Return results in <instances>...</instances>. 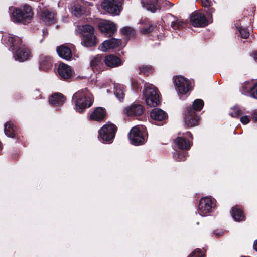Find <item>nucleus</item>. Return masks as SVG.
I'll list each match as a JSON object with an SVG mask.
<instances>
[{
	"instance_id": "obj_1",
	"label": "nucleus",
	"mask_w": 257,
	"mask_h": 257,
	"mask_svg": "<svg viewBox=\"0 0 257 257\" xmlns=\"http://www.w3.org/2000/svg\"><path fill=\"white\" fill-rule=\"evenodd\" d=\"M73 99L75 103V109L79 112H82L85 109L92 105V95L87 89L76 92L73 95Z\"/></svg>"
},
{
	"instance_id": "obj_2",
	"label": "nucleus",
	"mask_w": 257,
	"mask_h": 257,
	"mask_svg": "<svg viewBox=\"0 0 257 257\" xmlns=\"http://www.w3.org/2000/svg\"><path fill=\"white\" fill-rule=\"evenodd\" d=\"M33 13L31 7L25 5L22 8H15L12 12V20L15 22H26L33 17Z\"/></svg>"
},
{
	"instance_id": "obj_3",
	"label": "nucleus",
	"mask_w": 257,
	"mask_h": 257,
	"mask_svg": "<svg viewBox=\"0 0 257 257\" xmlns=\"http://www.w3.org/2000/svg\"><path fill=\"white\" fill-rule=\"evenodd\" d=\"M146 104L150 107H155L160 103L159 95L156 87L152 85L146 84L143 92Z\"/></svg>"
},
{
	"instance_id": "obj_4",
	"label": "nucleus",
	"mask_w": 257,
	"mask_h": 257,
	"mask_svg": "<svg viewBox=\"0 0 257 257\" xmlns=\"http://www.w3.org/2000/svg\"><path fill=\"white\" fill-rule=\"evenodd\" d=\"M176 89L180 94H186L192 89V86L189 80L182 76H176L174 80Z\"/></svg>"
},
{
	"instance_id": "obj_5",
	"label": "nucleus",
	"mask_w": 257,
	"mask_h": 257,
	"mask_svg": "<svg viewBox=\"0 0 257 257\" xmlns=\"http://www.w3.org/2000/svg\"><path fill=\"white\" fill-rule=\"evenodd\" d=\"M116 131V127L114 124H105L100 130L99 138L104 142H108L114 138Z\"/></svg>"
},
{
	"instance_id": "obj_6",
	"label": "nucleus",
	"mask_w": 257,
	"mask_h": 257,
	"mask_svg": "<svg viewBox=\"0 0 257 257\" xmlns=\"http://www.w3.org/2000/svg\"><path fill=\"white\" fill-rule=\"evenodd\" d=\"M120 7V3L117 0H104L101 4L102 8L113 15L119 14Z\"/></svg>"
},
{
	"instance_id": "obj_7",
	"label": "nucleus",
	"mask_w": 257,
	"mask_h": 257,
	"mask_svg": "<svg viewBox=\"0 0 257 257\" xmlns=\"http://www.w3.org/2000/svg\"><path fill=\"white\" fill-rule=\"evenodd\" d=\"M17 50L14 53V56L16 60L20 62H24L29 59L31 56V51L22 42L21 45L17 46Z\"/></svg>"
},
{
	"instance_id": "obj_8",
	"label": "nucleus",
	"mask_w": 257,
	"mask_h": 257,
	"mask_svg": "<svg viewBox=\"0 0 257 257\" xmlns=\"http://www.w3.org/2000/svg\"><path fill=\"white\" fill-rule=\"evenodd\" d=\"M129 138L131 143L135 145H139L145 142V138L141 132L140 128L136 126L133 127L129 134Z\"/></svg>"
},
{
	"instance_id": "obj_9",
	"label": "nucleus",
	"mask_w": 257,
	"mask_h": 257,
	"mask_svg": "<svg viewBox=\"0 0 257 257\" xmlns=\"http://www.w3.org/2000/svg\"><path fill=\"white\" fill-rule=\"evenodd\" d=\"M101 32L106 36H111L116 31V25L109 21L104 20L98 24Z\"/></svg>"
},
{
	"instance_id": "obj_10",
	"label": "nucleus",
	"mask_w": 257,
	"mask_h": 257,
	"mask_svg": "<svg viewBox=\"0 0 257 257\" xmlns=\"http://www.w3.org/2000/svg\"><path fill=\"white\" fill-rule=\"evenodd\" d=\"M144 112L142 105L138 103H133L126 107L124 110V113L128 116L136 117L142 115Z\"/></svg>"
},
{
	"instance_id": "obj_11",
	"label": "nucleus",
	"mask_w": 257,
	"mask_h": 257,
	"mask_svg": "<svg viewBox=\"0 0 257 257\" xmlns=\"http://www.w3.org/2000/svg\"><path fill=\"white\" fill-rule=\"evenodd\" d=\"M190 21L192 25L194 27H204L208 24L204 15L198 11L194 12L191 14Z\"/></svg>"
},
{
	"instance_id": "obj_12",
	"label": "nucleus",
	"mask_w": 257,
	"mask_h": 257,
	"mask_svg": "<svg viewBox=\"0 0 257 257\" xmlns=\"http://www.w3.org/2000/svg\"><path fill=\"white\" fill-rule=\"evenodd\" d=\"M87 3H84L82 1H80L77 3H74L70 8L71 13L76 16L80 17L82 15L87 14L90 13L89 9L86 8Z\"/></svg>"
},
{
	"instance_id": "obj_13",
	"label": "nucleus",
	"mask_w": 257,
	"mask_h": 257,
	"mask_svg": "<svg viewBox=\"0 0 257 257\" xmlns=\"http://www.w3.org/2000/svg\"><path fill=\"white\" fill-rule=\"evenodd\" d=\"M213 207V203L211 198L204 197L201 199L199 205V213L204 216L210 212Z\"/></svg>"
},
{
	"instance_id": "obj_14",
	"label": "nucleus",
	"mask_w": 257,
	"mask_h": 257,
	"mask_svg": "<svg viewBox=\"0 0 257 257\" xmlns=\"http://www.w3.org/2000/svg\"><path fill=\"white\" fill-rule=\"evenodd\" d=\"M199 119L194 110L188 108L185 114V123L187 127L190 128L198 125Z\"/></svg>"
},
{
	"instance_id": "obj_15",
	"label": "nucleus",
	"mask_w": 257,
	"mask_h": 257,
	"mask_svg": "<svg viewBox=\"0 0 257 257\" xmlns=\"http://www.w3.org/2000/svg\"><path fill=\"white\" fill-rule=\"evenodd\" d=\"M122 44L121 40L112 38L102 42L99 46V49L103 52L114 49L119 47Z\"/></svg>"
},
{
	"instance_id": "obj_16",
	"label": "nucleus",
	"mask_w": 257,
	"mask_h": 257,
	"mask_svg": "<svg viewBox=\"0 0 257 257\" xmlns=\"http://www.w3.org/2000/svg\"><path fill=\"white\" fill-rule=\"evenodd\" d=\"M104 62L107 66L110 68L118 67L122 64L120 58L112 54L106 55Z\"/></svg>"
},
{
	"instance_id": "obj_17",
	"label": "nucleus",
	"mask_w": 257,
	"mask_h": 257,
	"mask_svg": "<svg viewBox=\"0 0 257 257\" xmlns=\"http://www.w3.org/2000/svg\"><path fill=\"white\" fill-rule=\"evenodd\" d=\"M58 72L61 79H69L72 76V70L70 67L64 63H60L59 65Z\"/></svg>"
},
{
	"instance_id": "obj_18",
	"label": "nucleus",
	"mask_w": 257,
	"mask_h": 257,
	"mask_svg": "<svg viewBox=\"0 0 257 257\" xmlns=\"http://www.w3.org/2000/svg\"><path fill=\"white\" fill-rule=\"evenodd\" d=\"M97 43V40L94 33L88 35H84L81 42V44L86 47L94 46Z\"/></svg>"
},
{
	"instance_id": "obj_19",
	"label": "nucleus",
	"mask_w": 257,
	"mask_h": 257,
	"mask_svg": "<svg viewBox=\"0 0 257 257\" xmlns=\"http://www.w3.org/2000/svg\"><path fill=\"white\" fill-rule=\"evenodd\" d=\"M52 62L51 58L45 55H41L40 56L39 68L40 69L46 71L49 70L52 67Z\"/></svg>"
},
{
	"instance_id": "obj_20",
	"label": "nucleus",
	"mask_w": 257,
	"mask_h": 257,
	"mask_svg": "<svg viewBox=\"0 0 257 257\" xmlns=\"http://www.w3.org/2000/svg\"><path fill=\"white\" fill-rule=\"evenodd\" d=\"M106 115L105 110L102 107L96 108L90 115V120L100 121L102 120Z\"/></svg>"
},
{
	"instance_id": "obj_21",
	"label": "nucleus",
	"mask_w": 257,
	"mask_h": 257,
	"mask_svg": "<svg viewBox=\"0 0 257 257\" xmlns=\"http://www.w3.org/2000/svg\"><path fill=\"white\" fill-rule=\"evenodd\" d=\"M75 31L77 33L81 34L83 37L85 35H88L95 33L94 27L90 25H78Z\"/></svg>"
},
{
	"instance_id": "obj_22",
	"label": "nucleus",
	"mask_w": 257,
	"mask_h": 257,
	"mask_svg": "<svg viewBox=\"0 0 257 257\" xmlns=\"http://www.w3.org/2000/svg\"><path fill=\"white\" fill-rule=\"evenodd\" d=\"M57 51L59 56L63 59L69 60L72 57L71 50L65 45H62L58 47Z\"/></svg>"
},
{
	"instance_id": "obj_23",
	"label": "nucleus",
	"mask_w": 257,
	"mask_h": 257,
	"mask_svg": "<svg viewBox=\"0 0 257 257\" xmlns=\"http://www.w3.org/2000/svg\"><path fill=\"white\" fill-rule=\"evenodd\" d=\"M167 116L165 112L159 108L153 109L150 113L151 118L156 121H163Z\"/></svg>"
},
{
	"instance_id": "obj_24",
	"label": "nucleus",
	"mask_w": 257,
	"mask_h": 257,
	"mask_svg": "<svg viewBox=\"0 0 257 257\" xmlns=\"http://www.w3.org/2000/svg\"><path fill=\"white\" fill-rule=\"evenodd\" d=\"M142 4L143 7L146 8L147 10L152 12H155L160 8L159 5L158 4V0L142 1Z\"/></svg>"
},
{
	"instance_id": "obj_25",
	"label": "nucleus",
	"mask_w": 257,
	"mask_h": 257,
	"mask_svg": "<svg viewBox=\"0 0 257 257\" xmlns=\"http://www.w3.org/2000/svg\"><path fill=\"white\" fill-rule=\"evenodd\" d=\"M90 65L94 71H100L102 69L103 65L101 56L97 55L93 57L91 60Z\"/></svg>"
},
{
	"instance_id": "obj_26",
	"label": "nucleus",
	"mask_w": 257,
	"mask_h": 257,
	"mask_svg": "<svg viewBox=\"0 0 257 257\" xmlns=\"http://www.w3.org/2000/svg\"><path fill=\"white\" fill-rule=\"evenodd\" d=\"M65 98L61 93H55L49 98V102L51 104L57 106L63 104Z\"/></svg>"
},
{
	"instance_id": "obj_27",
	"label": "nucleus",
	"mask_w": 257,
	"mask_h": 257,
	"mask_svg": "<svg viewBox=\"0 0 257 257\" xmlns=\"http://www.w3.org/2000/svg\"><path fill=\"white\" fill-rule=\"evenodd\" d=\"M5 41L6 43L9 45L11 47H16L22 44V40L19 37L9 35L6 37Z\"/></svg>"
},
{
	"instance_id": "obj_28",
	"label": "nucleus",
	"mask_w": 257,
	"mask_h": 257,
	"mask_svg": "<svg viewBox=\"0 0 257 257\" xmlns=\"http://www.w3.org/2000/svg\"><path fill=\"white\" fill-rule=\"evenodd\" d=\"M41 19L46 23L52 24L54 21V14L47 10H45L42 13Z\"/></svg>"
},
{
	"instance_id": "obj_29",
	"label": "nucleus",
	"mask_w": 257,
	"mask_h": 257,
	"mask_svg": "<svg viewBox=\"0 0 257 257\" xmlns=\"http://www.w3.org/2000/svg\"><path fill=\"white\" fill-rule=\"evenodd\" d=\"M175 143L179 149L182 150L188 149L190 147L189 142L181 137H177L175 140Z\"/></svg>"
},
{
	"instance_id": "obj_30",
	"label": "nucleus",
	"mask_w": 257,
	"mask_h": 257,
	"mask_svg": "<svg viewBox=\"0 0 257 257\" xmlns=\"http://www.w3.org/2000/svg\"><path fill=\"white\" fill-rule=\"evenodd\" d=\"M123 89V86L120 84H115L114 91V95L120 101H122L124 97V93Z\"/></svg>"
},
{
	"instance_id": "obj_31",
	"label": "nucleus",
	"mask_w": 257,
	"mask_h": 257,
	"mask_svg": "<svg viewBox=\"0 0 257 257\" xmlns=\"http://www.w3.org/2000/svg\"><path fill=\"white\" fill-rule=\"evenodd\" d=\"M232 216L236 221H241L244 218V216L242 211L237 207H234L232 208Z\"/></svg>"
},
{
	"instance_id": "obj_32",
	"label": "nucleus",
	"mask_w": 257,
	"mask_h": 257,
	"mask_svg": "<svg viewBox=\"0 0 257 257\" xmlns=\"http://www.w3.org/2000/svg\"><path fill=\"white\" fill-rule=\"evenodd\" d=\"M4 131L5 134L10 137H13L15 134V128L13 124L10 122L5 123Z\"/></svg>"
},
{
	"instance_id": "obj_33",
	"label": "nucleus",
	"mask_w": 257,
	"mask_h": 257,
	"mask_svg": "<svg viewBox=\"0 0 257 257\" xmlns=\"http://www.w3.org/2000/svg\"><path fill=\"white\" fill-rule=\"evenodd\" d=\"M121 33L128 37H131L134 36L135 31L132 28L130 27H124L121 29Z\"/></svg>"
},
{
	"instance_id": "obj_34",
	"label": "nucleus",
	"mask_w": 257,
	"mask_h": 257,
	"mask_svg": "<svg viewBox=\"0 0 257 257\" xmlns=\"http://www.w3.org/2000/svg\"><path fill=\"white\" fill-rule=\"evenodd\" d=\"M242 114V112L238 107H232L229 112V115L233 117H237Z\"/></svg>"
},
{
	"instance_id": "obj_35",
	"label": "nucleus",
	"mask_w": 257,
	"mask_h": 257,
	"mask_svg": "<svg viewBox=\"0 0 257 257\" xmlns=\"http://www.w3.org/2000/svg\"><path fill=\"white\" fill-rule=\"evenodd\" d=\"M139 70L141 73H143L145 75H148L153 71L152 67L147 65H142L139 67Z\"/></svg>"
},
{
	"instance_id": "obj_36",
	"label": "nucleus",
	"mask_w": 257,
	"mask_h": 257,
	"mask_svg": "<svg viewBox=\"0 0 257 257\" xmlns=\"http://www.w3.org/2000/svg\"><path fill=\"white\" fill-rule=\"evenodd\" d=\"M204 103L203 101L201 99H197L196 100L193 104V110H201L203 106Z\"/></svg>"
},
{
	"instance_id": "obj_37",
	"label": "nucleus",
	"mask_w": 257,
	"mask_h": 257,
	"mask_svg": "<svg viewBox=\"0 0 257 257\" xmlns=\"http://www.w3.org/2000/svg\"><path fill=\"white\" fill-rule=\"evenodd\" d=\"M250 95L255 99H257V82L250 88Z\"/></svg>"
},
{
	"instance_id": "obj_38",
	"label": "nucleus",
	"mask_w": 257,
	"mask_h": 257,
	"mask_svg": "<svg viewBox=\"0 0 257 257\" xmlns=\"http://www.w3.org/2000/svg\"><path fill=\"white\" fill-rule=\"evenodd\" d=\"M189 257H204V255L199 249H196L189 255Z\"/></svg>"
},
{
	"instance_id": "obj_39",
	"label": "nucleus",
	"mask_w": 257,
	"mask_h": 257,
	"mask_svg": "<svg viewBox=\"0 0 257 257\" xmlns=\"http://www.w3.org/2000/svg\"><path fill=\"white\" fill-rule=\"evenodd\" d=\"M239 32H240L241 36L242 38L246 39L248 37V36L249 35V32L245 29L240 28L239 29Z\"/></svg>"
},
{
	"instance_id": "obj_40",
	"label": "nucleus",
	"mask_w": 257,
	"mask_h": 257,
	"mask_svg": "<svg viewBox=\"0 0 257 257\" xmlns=\"http://www.w3.org/2000/svg\"><path fill=\"white\" fill-rule=\"evenodd\" d=\"M154 29L153 25H151L149 27H144L142 29L141 32L144 34H148L151 32Z\"/></svg>"
},
{
	"instance_id": "obj_41",
	"label": "nucleus",
	"mask_w": 257,
	"mask_h": 257,
	"mask_svg": "<svg viewBox=\"0 0 257 257\" xmlns=\"http://www.w3.org/2000/svg\"><path fill=\"white\" fill-rule=\"evenodd\" d=\"M182 22L181 21H173L172 22V27L174 29H178L182 25Z\"/></svg>"
},
{
	"instance_id": "obj_42",
	"label": "nucleus",
	"mask_w": 257,
	"mask_h": 257,
	"mask_svg": "<svg viewBox=\"0 0 257 257\" xmlns=\"http://www.w3.org/2000/svg\"><path fill=\"white\" fill-rule=\"evenodd\" d=\"M249 121L250 119L249 117L246 115L242 116L240 118V121L244 124H247L249 122Z\"/></svg>"
},
{
	"instance_id": "obj_43",
	"label": "nucleus",
	"mask_w": 257,
	"mask_h": 257,
	"mask_svg": "<svg viewBox=\"0 0 257 257\" xmlns=\"http://www.w3.org/2000/svg\"><path fill=\"white\" fill-rule=\"evenodd\" d=\"M174 158L177 161H181L183 160V155L179 154V152H176L174 154Z\"/></svg>"
},
{
	"instance_id": "obj_44",
	"label": "nucleus",
	"mask_w": 257,
	"mask_h": 257,
	"mask_svg": "<svg viewBox=\"0 0 257 257\" xmlns=\"http://www.w3.org/2000/svg\"><path fill=\"white\" fill-rule=\"evenodd\" d=\"M200 1L204 7H208L211 5V0H200Z\"/></svg>"
},
{
	"instance_id": "obj_45",
	"label": "nucleus",
	"mask_w": 257,
	"mask_h": 257,
	"mask_svg": "<svg viewBox=\"0 0 257 257\" xmlns=\"http://www.w3.org/2000/svg\"><path fill=\"white\" fill-rule=\"evenodd\" d=\"M253 119L257 121V111H255L253 114Z\"/></svg>"
},
{
	"instance_id": "obj_46",
	"label": "nucleus",
	"mask_w": 257,
	"mask_h": 257,
	"mask_svg": "<svg viewBox=\"0 0 257 257\" xmlns=\"http://www.w3.org/2000/svg\"><path fill=\"white\" fill-rule=\"evenodd\" d=\"M253 248L254 249L257 251V239L254 241L253 243Z\"/></svg>"
},
{
	"instance_id": "obj_47",
	"label": "nucleus",
	"mask_w": 257,
	"mask_h": 257,
	"mask_svg": "<svg viewBox=\"0 0 257 257\" xmlns=\"http://www.w3.org/2000/svg\"><path fill=\"white\" fill-rule=\"evenodd\" d=\"M253 54H254V60H255L256 61H257V52H254V53H253Z\"/></svg>"
},
{
	"instance_id": "obj_48",
	"label": "nucleus",
	"mask_w": 257,
	"mask_h": 257,
	"mask_svg": "<svg viewBox=\"0 0 257 257\" xmlns=\"http://www.w3.org/2000/svg\"><path fill=\"white\" fill-rule=\"evenodd\" d=\"M214 234H215L216 236H219V234H218V233L217 234L215 232H214Z\"/></svg>"
},
{
	"instance_id": "obj_49",
	"label": "nucleus",
	"mask_w": 257,
	"mask_h": 257,
	"mask_svg": "<svg viewBox=\"0 0 257 257\" xmlns=\"http://www.w3.org/2000/svg\"><path fill=\"white\" fill-rule=\"evenodd\" d=\"M211 12H213L214 11V9L213 8H211Z\"/></svg>"
}]
</instances>
